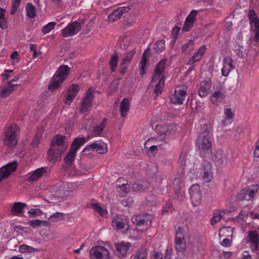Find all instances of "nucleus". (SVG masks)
<instances>
[{
  "label": "nucleus",
  "instance_id": "7",
  "mask_svg": "<svg viewBox=\"0 0 259 259\" xmlns=\"http://www.w3.org/2000/svg\"><path fill=\"white\" fill-rule=\"evenodd\" d=\"M175 248L179 252H184L186 250V242L185 238V231L180 227L176 228Z\"/></svg>",
  "mask_w": 259,
  "mask_h": 259
},
{
  "label": "nucleus",
  "instance_id": "42",
  "mask_svg": "<svg viewBox=\"0 0 259 259\" xmlns=\"http://www.w3.org/2000/svg\"><path fill=\"white\" fill-rule=\"evenodd\" d=\"M26 15L30 18H34L36 16V11L34 6L28 3L26 6Z\"/></svg>",
  "mask_w": 259,
  "mask_h": 259
},
{
  "label": "nucleus",
  "instance_id": "25",
  "mask_svg": "<svg viewBox=\"0 0 259 259\" xmlns=\"http://www.w3.org/2000/svg\"><path fill=\"white\" fill-rule=\"evenodd\" d=\"M234 69L232 59L230 57H225L223 60V67L221 70L222 75L227 76Z\"/></svg>",
  "mask_w": 259,
  "mask_h": 259
},
{
  "label": "nucleus",
  "instance_id": "2",
  "mask_svg": "<svg viewBox=\"0 0 259 259\" xmlns=\"http://www.w3.org/2000/svg\"><path fill=\"white\" fill-rule=\"evenodd\" d=\"M66 137L57 136L52 140L51 146L48 152L51 160L57 158L68 147L67 143L65 141Z\"/></svg>",
  "mask_w": 259,
  "mask_h": 259
},
{
  "label": "nucleus",
  "instance_id": "20",
  "mask_svg": "<svg viewBox=\"0 0 259 259\" xmlns=\"http://www.w3.org/2000/svg\"><path fill=\"white\" fill-rule=\"evenodd\" d=\"M136 52L134 50L124 54L120 64V72L124 74L127 69V66L131 63Z\"/></svg>",
  "mask_w": 259,
  "mask_h": 259
},
{
  "label": "nucleus",
  "instance_id": "28",
  "mask_svg": "<svg viewBox=\"0 0 259 259\" xmlns=\"http://www.w3.org/2000/svg\"><path fill=\"white\" fill-rule=\"evenodd\" d=\"M207 48L205 45L201 46L194 55L189 59L188 64L192 65L199 61L206 52Z\"/></svg>",
  "mask_w": 259,
  "mask_h": 259
},
{
  "label": "nucleus",
  "instance_id": "51",
  "mask_svg": "<svg viewBox=\"0 0 259 259\" xmlns=\"http://www.w3.org/2000/svg\"><path fill=\"white\" fill-rule=\"evenodd\" d=\"M221 213V212H218L214 214L213 217L210 220V223L212 225H214L221 220L223 216Z\"/></svg>",
  "mask_w": 259,
  "mask_h": 259
},
{
  "label": "nucleus",
  "instance_id": "33",
  "mask_svg": "<svg viewBox=\"0 0 259 259\" xmlns=\"http://www.w3.org/2000/svg\"><path fill=\"white\" fill-rule=\"evenodd\" d=\"M234 113L230 108L224 109V116L223 120V124L224 125L231 124L233 120Z\"/></svg>",
  "mask_w": 259,
  "mask_h": 259
},
{
  "label": "nucleus",
  "instance_id": "41",
  "mask_svg": "<svg viewBox=\"0 0 259 259\" xmlns=\"http://www.w3.org/2000/svg\"><path fill=\"white\" fill-rule=\"evenodd\" d=\"M44 132V128L42 127H40L37 129L36 131V133L34 137L33 141L32 142V144L33 146H37L39 143L40 140L41 138L42 135Z\"/></svg>",
  "mask_w": 259,
  "mask_h": 259
},
{
  "label": "nucleus",
  "instance_id": "37",
  "mask_svg": "<svg viewBox=\"0 0 259 259\" xmlns=\"http://www.w3.org/2000/svg\"><path fill=\"white\" fill-rule=\"evenodd\" d=\"M130 101L127 99H124L120 103L119 111L122 117L126 116L129 110Z\"/></svg>",
  "mask_w": 259,
  "mask_h": 259
},
{
  "label": "nucleus",
  "instance_id": "6",
  "mask_svg": "<svg viewBox=\"0 0 259 259\" xmlns=\"http://www.w3.org/2000/svg\"><path fill=\"white\" fill-rule=\"evenodd\" d=\"M152 218V216L149 214L138 215L133 217L132 221L137 226V230L143 232L150 227Z\"/></svg>",
  "mask_w": 259,
  "mask_h": 259
},
{
  "label": "nucleus",
  "instance_id": "32",
  "mask_svg": "<svg viewBox=\"0 0 259 259\" xmlns=\"http://www.w3.org/2000/svg\"><path fill=\"white\" fill-rule=\"evenodd\" d=\"M247 17L252 28L259 27V18L257 17V15L254 10H250L248 11Z\"/></svg>",
  "mask_w": 259,
  "mask_h": 259
},
{
  "label": "nucleus",
  "instance_id": "19",
  "mask_svg": "<svg viewBox=\"0 0 259 259\" xmlns=\"http://www.w3.org/2000/svg\"><path fill=\"white\" fill-rule=\"evenodd\" d=\"M197 13L198 11L194 10H192L190 13L185 19L184 26L182 28V31L188 32L190 30L196 21V18L197 15Z\"/></svg>",
  "mask_w": 259,
  "mask_h": 259
},
{
  "label": "nucleus",
  "instance_id": "39",
  "mask_svg": "<svg viewBox=\"0 0 259 259\" xmlns=\"http://www.w3.org/2000/svg\"><path fill=\"white\" fill-rule=\"evenodd\" d=\"M118 60V53L116 51H115L111 55V60L109 63L111 71L112 72H114L116 70V68L117 66Z\"/></svg>",
  "mask_w": 259,
  "mask_h": 259
},
{
  "label": "nucleus",
  "instance_id": "31",
  "mask_svg": "<svg viewBox=\"0 0 259 259\" xmlns=\"http://www.w3.org/2000/svg\"><path fill=\"white\" fill-rule=\"evenodd\" d=\"M210 87L211 82L209 81H202L200 83V88L198 93V95L201 98L207 96Z\"/></svg>",
  "mask_w": 259,
  "mask_h": 259
},
{
  "label": "nucleus",
  "instance_id": "45",
  "mask_svg": "<svg viewBox=\"0 0 259 259\" xmlns=\"http://www.w3.org/2000/svg\"><path fill=\"white\" fill-rule=\"evenodd\" d=\"M149 186L148 183L143 182V184L139 183H135L132 186V189L134 191H142Z\"/></svg>",
  "mask_w": 259,
  "mask_h": 259
},
{
  "label": "nucleus",
  "instance_id": "4",
  "mask_svg": "<svg viewBox=\"0 0 259 259\" xmlns=\"http://www.w3.org/2000/svg\"><path fill=\"white\" fill-rule=\"evenodd\" d=\"M70 71V67L67 65H60L52 78V81L49 86L52 91L56 90L67 78Z\"/></svg>",
  "mask_w": 259,
  "mask_h": 259
},
{
  "label": "nucleus",
  "instance_id": "50",
  "mask_svg": "<svg viewBox=\"0 0 259 259\" xmlns=\"http://www.w3.org/2000/svg\"><path fill=\"white\" fill-rule=\"evenodd\" d=\"M194 46V40H190L187 43L183 45V51L185 52H188L191 51Z\"/></svg>",
  "mask_w": 259,
  "mask_h": 259
},
{
  "label": "nucleus",
  "instance_id": "26",
  "mask_svg": "<svg viewBox=\"0 0 259 259\" xmlns=\"http://www.w3.org/2000/svg\"><path fill=\"white\" fill-rule=\"evenodd\" d=\"M182 178L181 177L176 178L173 182V187L175 191V194L180 200H183L184 197V192L182 189Z\"/></svg>",
  "mask_w": 259,
  "mask_h": 259
},
{
  "label": "nucleus",
  "instance_id": "54",
  "mask_svg": "<svg viewBox=\"0 0 259 259\" xmlns=\"http://www.w3.org/2000/svg\"><path fill=\"white\" fill-rule=\"evenodd\" d=\"M33 248L31 246L23 244L19 247V250L20 252H31Z\"/></svg>",
  "mask_w": 259,
  "mask_h": 259
},
{
  "label": "nucleus",
  "instance_id": "23",
  "mask_svg": "<svg viewBox=\"0 0 259 259\" xmlns=\"http://www.w3.org/2000/svg\"><path fill=\"white\" fill-rule=\"evenodd\" d=\"M17 167V162L13 161L8 164L0 169V182L7 178L13 171H14Z\"/></svg>",
  "mask_w": 259,
  "mask_h": 259
},
{
  "label": "nucleus",
  "instance_id": "36",
  "mask_svg": "<svg viewBox=\"0 0 259 259\" xmlns=\"http://www.w3.org/2000/svg\"><path fill=\"white\" fill-rule=\"evenodd\" d=\"M212 129V125L210 123L207 122L201 125L200 133L199 136L204 137H211L210 131Z\"/></svg>",
  "mask_w": 259,
  "mask_h": 259
},
{
  "label": "nucleus",
  "instance_id": "48",
  "mask_svg": "<svg viewBox=\"0 0 259 259\" xmlns=\"http://www.w3.org/2000/svg\"><path fill=\"white\" fill-rule=\"evenodd\" d=\"M237 197L239 200H246L247 201H250V197H249L248 194L247 193V191L246 188L242 189L240 191L239 193L238 194Z\"/></svg>",
  "mask_w": 259,
  "mask_h": 259
},
{
  "label": "nucleus",
  "instance_id": "62",
  "mask_svg": "<svg viewBox=\"0 0 259 259\" xmlns=\"http://www.w3.org/2000/svg\"><path fill=\"white\" fill-rule=\"evenodd\" d=\"M151 259H163V255L160 252H154L151 255Z\"/></svg>",
  "mask_w": 259,
  "mask_h": 259
},
{
  "label": "nucleus",
  "instance_id": "60",
  "mask_svg": "<svg viewBox=\"0 0 259 259\" xmlns=\"http://www.w3.org/2000/svg\"><path fill=\"white\" fill-rule=\"evenodd\" d=\"M186 152H182L180 156V158L179 159V163H180L181 165H183L185 164L186 163Z\"/></svg>",
  "mask_w": 259,
  "mask_h": 259
},
{
  "label": "nucleus",
  "instance_id": "27",
  "mask_svg": "<svg viewBox=\"0 0 259 259\" xmlns=\"http://www.w3.org/2000/svg\"><path fill=\"white\" fill-rule=\"evenodd\" d=\"M209 157L218 165H223L226 163L227 157L222 150L217 151L213 156L211 154Z\"/></svg>",
  "mask_w": 259,
  "mask_h": 259
},
{
  "label": "nucleus",
  "instance_id": "13",
  "mask_svg": "<svg viewBox=\"0 0 259 259\" xmlns=\"http://www.w3.org/2000/svg\"><path fill=\"white\" fill-rule=\"evenodd\" d=\"M189 194L192 204L194 206H197L200 204L201 201V193L200 186L197 184L191 186L189 189Z\"/></svg>",
  "mask_w": 259,
  "mask_h": 259
},
{
  "label": "nucleus",
  "instance_id": "61",
  "mask_svg": "<svg viewBox=\"0 0 259 259\" xmlns=\"http://www.w3.org/2000/svg\"><path fill=\"white\" fill-rule=\"evenodd\" d=\"M118 188L121 190L124 195L127 194L130 190V187L124 184L121 185H118Z\"/></svg>",
  "mask_w": 259,
  "mask_h": 259
},
{
  "label": "nucleus",
  "instance_id": "35",
  "mask_svg": "<svg viewBox=\"0 0 259 259\" xmlns=\"http://www.w3.org/2000/svg\"><path fill=\"white\" fill-rule=\"evenodd\" d=\"M106 124L107 119L104 118L102 122L99 125L96 126L93 130L92 133L93 136H100Z\"/></svg>",
  "mask_w": 259,
  "mask_h": 259
},
{
  "label": "nucleus",
  "instance_id": "64",
  "mask_svg": "<svg viewBox=\"0 0 259 259\" xmlns=\"http://www.w3.org/2000/svg\"><path fill=\"white\" fill-rule=\"evenodd\" d=\"M221 244L224 247L230 246L231 245V242L228 238H225L221 242Z\"/></svg>",
  "mask_w": 259,
  "mask_h": 259
},
{
  "label": "nucleus",
  "instance_id": "52",
  "mask_svg": "<svg viewBox=\"0 0 259 259\" xmlns=\"http://www.w3.org/2000/svg\"><path fill=\"white\" fill-rule=\"evenodd\" d=\"M20 1L13 0L12 3V7L10 11L11 15H14L17 11L20 3Z\"/></svg>",
  "mask_w": 259,
  "mask_h": 259
},
{
  "label": "nucleus",
  "instance_id": "10",
  "mask_svg": "<svg viewBox=\"0 0 259 259\" xmlns=\"http://www.w3.org/2000/svg\"><path fill=\"white\" fill-rule=\"evenodd\" d=\"M177 129V127L174 123H170L166 125H157L155 128L156 132L159 135V140L161 142L164 141L166 136L174 134Z\"/></svg>",
  "mask_w": 259,
  "mask_h": 259
},
{
  "label": "nucleus",
  "instance_id": "24",
  "mask_svg": "<svg viewBox=\"0 0 259 259\" xmlns=\"http://www.w3.org/2000/svg\"><path fill=\"white\" fill-rule=\"evenodd\" d=\"M129 10L128 7H118L108 16V18L112 22L115 21L120 19L123 14L128 12Z\"/></svg>",
  "mask_w": 259,
  "mask_h": 259
},
{
  "label": "nucleus",
  "instance_id": "14",
  "mask_svg": "<svg viewBox=\"0 0 259 259\" xmlns=\"http://www.w3.org/2000/svg\"><path fill=\"white\" fill-rule=\"evenodd\" d=\"M81 28V24L75 21L69 24L67 26L62 30V36L63 37H68L70 36H73L76 34L80 30Z\"/></svg>",
  "mask_w": 259,
  "mask_h": 259
},
{
  "label": "nucleus",
  "instance_id": "16",
  "mask_svg": "<svg viewBox=\"0 0 259 259\" xmlns=\"http://www.w3.org/2000/svg\"><path fill=\"white\" fill-rule=\"evenodd\" d=\"M80 89L78 84L73 83L70 85L67 90L65 100V103L70 105L76 97Z\"/></svg>",
  "mask_w": 259,
  "mask_h": 259
},
{
  "label": "nucleus",
  "instance_id": "38",
  "mask_svg": "<svg viewBox=\"0 0 259 259\" xmlns=\"http://www.w3.org/2000/svg\"><path fill=\"white\" fill-rule=\"evenodd\" d=\"M6 10L3 8H0V28L5 30L8 27V21L5 17Z\"/></svg>",
  "mask_w": 259,
  "mask_h": 259
},
{
  "label": "nucleus",
  "instance_id": "3",
  "mask_svg": "<svg viewBox=\"0 0 259 259\" xmlns=\"http://www.w3.org/2000/svg\"><path fill=\"white\" fill-rule=\"evenodd\" d=\"M19 131V127L16 124H10L6 126L4 143L8 148L13 149L17 145V138Z\"/></svg>",
  "mask_w": 259,
  "mask_h": 259
},
{
  "label": "nucleus",
  "instance_id": "40",
  "mask_svg": "<svg viewBox=\"0 0 259 259\" xmlns=\"http://www.w3.org/2000/svg\"><path fill=\"white\" fill-rule=\"evenodd\" d=\"M246 188L251 200L258 192L259 186L257 185H252Z\"/></svg>",
  "mask_w": 259,
  "mask_h": 259
},
{
  "label": "nucleus",
  "instance_id": "5",
  "mask_svg": "<svg viewBox=\"0 0 259 259\" xmlns=\"http://www.w3.org/2000/svg\"><path fill=\"white\" fill-rule=\"evenodd\" d=\"M212 137L198 136L196 145L202 157H209L212 152Z\"/></svg>",
  "mask_w": 259,
  "mask_h": 259
},
{
  "label": "nucleus",
  "instance_id": "9",
  "mask_svg": "<svg viewBox=\"0 0 259 259\" xmlns=\"http://www.w3.org/2000/svg\"><path fill=\"white\" fill-rule=\"evenodd\" d=\"M83 184L81 182H75L71 183H63L59 181L57 183L55 189L57 191H63L69 193H74L78 189L81 188Z\"/></svg>",
  "mask_w": 259,
  "mask_h": 259
},
{
  "label": "nucleus",
  "instance_id": "12",
  "mask_svg": "<svg viewBox=\"0 0 259 259\" xmlns=\"http://www.w3.org/2000/svg\"><path fill=\"white\" fill-rule=\"evenodd\" d=\"M50 174L49 169L47 167H41L28 174L25 178V181L32 183L37 181L40 177H47Z\"/></svg>",
  "mask_w": 259,
  "mask_h": 259
},
{
  "label": "nucleus",
  "instance_id": "34",
  "mask_svg": "<svg viewBox=\"0 0 259 259\" xmlns=\"http://www.w3.org/2000/svg\"><path fill=\"white\" fill-rule=\"evenodd\" d=\"M25 203L15 202L11 210V213L15 215H18L23 212V209L26 206Z\"/></svg>",
  "mask_w": 259,
  "mask_h": 259
},
{
  "label": "nucleus",
  "instance_id": "15",
  "mask_svg": "<svg viewBox=\"0 0 259 259\" xmlns=\"http://www.w3.org/2000/svg\"><path fill=\"white\" fill-rule=\"evenodd\" d=\"M94 97L93 90L91 89H89L82 98V102L79 107V111L81 113H84L88 111V109L92 105Z\"/></svg>",
  "mask_w": 259,
  "mask_h": 259
},
{
  "label": "nucleus",
  "instance_id": "44",
  "mask_svg": "<svg viewBox=\"0 0 259 259\" xmlns=\"http://www.w3.org/2000/svg\"><path fill=\"white\" fill-rule=\"evenodd\" d=\"M153 49L156 52H162L165 49V40L163 39L157 40L155 43Z\"/></svg>",
  "mask_w": 259,
  "mask_h": 259
},
{
  "label": "nucleus",
  "instance_id": "55",
  "mask_svg": "<svg viewBox=\"0 0 259 259\" xmlns=\"http://www.w3.org/2000/svg\"><path fill=\"white\" fill-rule=\"evenodd\" d=\"M44 222H42L39 220H32L30 221L29 222V224L30 226L34 228H36L38 227H39L41 223H44Z\"/></svg>",
  "mask_w": 259,
  "mask_h": 259
},
{
  "label": "nucleus",
  "instance_id": "63",
  "mask_svg": "<svg viewBox=\"0 0 259 259\" xmlns=\"http://www.w3.org/2000/svg\"><path fill=\"white\" fill-rule=\"evenodd\" d=\"M253 31L255 33L253 40L255 42L259 41V27L254 28Z\"/></svg>",
  "mask_w": 259,
  "mask_h": 259
},
{
  "label": "nucleus",
  "instance_id": "53",
  "mask_svg": "<svg viewBox=\"0 0 259 259\" xmlns=\"http://www.w3.org/2000/svg\"><path fill=\"white\" fill-rule=\"evenodd\" d=\"M28 214L30 217H35L40 215L42 214V212L39 209L31 208L28 211Z\"/></svg>",
  "mask_w": 259,
  "mask_h": 259
},
{
  "label": "nucleus",
  "instance_id": "8",
  "mask_svg": "<svg viewBox=\"0 0 259 259\" xmlns=\"http://www.w3.org/2000/svg\"><path fill=\"white\" fill-rule=\"evenodd\" d=\"M85 142V139L84 137L77 138L74 139L71 147L69 149V152L67 156L64 158L65 162L68 165L72 164L74 160L75 156L76 151L78 150L79 147L83 145Z\"/></svg>",
  "mask_w": 259,
  "mask_h": 259
},
{
  "label": "nucleus",
  "instance_id": "17",
  "mask_svg": "<svg viewBox=\"0 0 259 259\" xmlns=\"http://www.w3.org/2000/svg\"><path fill=\"white\" fill-rule=\"evenodd\" d=\"M90 150H95L100 154H104L107 151V146L104 142L98 141L90 145H87L83 151L85 152Z\"/></svg>",
  "mask_w": 259,
  "mask_h": 259
},
{
  "label": "nucleus",
  "instance_id": "22",
  "mask_svg": "<svg viewBox=\"0 0 259 259\" xmlns=\"http://www.w3.org/2000/svg\"><path fill=\"white\" fill-rule=\"evenodd\" d=\"M247 240L252 250L258 249L259 235L256 231L252 230L248 232Z\"/></svg>",
  "mask_w": 259,
  "mask_h": 259
},
{
  "label": "nucleus",
  "instance_id": "58",
  "mask_svg": "<svg viewBox=\"0 0 259 259\" xmlns=\"http://www.w3.org/2000/svg\"><path fill=\"white\" fill-rule=\"evenodd\" d=\"M62 213L57 212L51 215L49 219L51 222H56L58 219H60V218L62 216Z\"/></svg>",
  "mask_w": 259,
  "mask_h": 259
},
{
  "label": "nucleus",
  "instance_id": "47",
  "mask_svg": "<svg viewBox=\"0 0 259 259\" xmlns=\"http://www.w3.org/2000/svg\"><path fill=\"white\" fill-rule=\"evenodd\" d=\"M56 24V23L54 22H51L48 23L42 27L41 29L42 33L44 34H46L49 33L52 30H53Z\"/></svg>",
  "mask_w": 259,
  "mask_h": 259
},
{
  "label": "nucleus",
  "instance_id": "49",
  "mask_svg": "<svg viewBox=\"0 0 259 259\" xmlns=\"http://www.w3.org/2000/svg\"><path fill=\"white\" fill-rule=\"evenodd\" d=\"M147 254L146 251L144 249L141 248L137 251L134 259H146Z\"/></svg>",
  "mask_w": 259,
  "mask_h": 259
},
{
  "label": "nucleus",
  "instance_id": "21",
  "mask_svg": "<svg viewBox=\"0 0 259 259\" xmlns=\"http://www.w3.org/2000/svg\"><path fill=\"white\" fill-rule=\"evenodd\" d=\"M187 94V91L185 89L176 88L175 93L170 97V102L175 104H182Z\"/></svg>",
  "mask_w": 259,
  "mask_h": 259
},
{
  "label": "nucleus",
  "instance_id": "29",
  "mask_svg": "<svg viewBox=\"0 0 259 259\" xmlns=\"http://www.w3.org/2000/svg\"><path fill=\"white\" fill-rule=\"evenodd\" d=\"M225 98V92L223 90L215 91L210 96V101L214 105H218Z\"/></svg>",
  "mask_w": 259,
  "mask_h": 259
},
{
  "label": "nucleus",
  "instance_id": "11",
  "mask_svg": "<svg viewBox=\"0 0 259 259\" xmlns=\"http://www.w3.org/2000/svg\"><path fill=\"white\" fill-rule=\"evenodd\" d=\"M90 259H110V251L105 247L95 246L89 252Z\"/></svg>",
  "mask_w": 259,
  "mask_h": 259
},
{
  "label": "nucleus",
  "instance_id": "56",
  "mask_svg": "<svg viewBox=\"0 0 259 259\" xmlns=\"http://www.w3.org/2000/svg\"><path fill=\"white\" fill-rule=\"evenodd\" d=\"M146 60L144 56H143L142 57V60H141L140 64H139V67L140 69L142 70L141 74H143L144 73V72L145 71V69L146 65Z\"/></svg>",
  "mask_w": 259,
  "mask_h": 259
},
{
  "label": "nucleus",
  "instance_id": "46",
  "mask_svg": "<svg viewBox=\"0 0 259 259\" xmlns=\"http://www.w3.org/2000/svg\"><path fill=\"white\" fill-rule=\"evenodd\" d=\"M92 207L96 210L102 217H105L108 214L106 210L103 209L97 203H93L91 204Z\"/></svg>",
  "mask_w": 259,
  "mask_h": 259
},
{
  "label": "nucleus",
  "instance_id": "1",
  "mask_svg": "<svg viewBox=\"0 0 259 259\" xmlns=\"http://www.w3.org/2000/svg\"><path fill=\"white\" fill-rule=\"evenodd\" d=\"M166 62V59H161L155 66L154 73L152 78V82L158 81L154 90V93L156 94L155 98L162 93L164 85L165 76L163 72L165 69Z\"/></svg>",
  "mask_w": 259,
  "mask_h": 259
},
{
  "label": "nucleus",
  "instance_id": "18",
  "mask_svg": "<svg viewBox=\"0 0 259 259\" xmlns=\"http://www.w3.org/2000/svg\"><path fill=\"white\" fill-rule=\"evenodd\" d=\"M114 246L116 255L119 257H123L126 254L132 244L128 242L120 241L115 243Z\"/></svg>",
  "mask_w": 259,
  "mask_h": 259
},
{
  "label": "nucleus",
  "instance_id": "43",
  "mask_svg": "<svg viewBox=\"0 0 259 259\" xmlns=\"http://www.w3.org/2000/svg\"><path fill=\"white\" fill-rule=\"evenodd\" d=\"M124 222L119 217L116 216L112 219V225L116 227L118 229H121L124 228Z\"/></svg>",
  "mask_w": 259,
  "mask_h": 259
},
{
  "label": "nucleus",
  "instance_id": "57",
  "mask_svg": "<svg viewBox=\"0 0 259 259\" xmlns=\"http://www.w3.org/2000/svg\"><path fill=\"white\" fill-rule=\"evenodd\" d=\"M248 217V212L244 210H241L238 215V218L241 221H245L247 219Z\"/></svg>",
  "mask_w": 259,
  "mask_h": 259
},
{
  "label": "nucleus",
  "instance_id": "30",
  "mask_svg": "<svg viewBox=\"0 0 259 259\" xmlns=\"http://www.w3.org/2000/svg\"><path fill=\"white\" fill-rule=\"evenodd\" d=\"M202 178L203 180L207 183L210 182L213 178L212 166L210 164L207 163L204 165Z\"/></svg>",
  "mask_w": 259,
  "mask_h": 259
},
{
  "label": "nucleus",
  "instance_id": "59",
  "mask_svg": "<svg viewBox=\"0 0 259 259\" xmlns=\"http://www.w3.org/2000/svg\"><path fill=\"white\" fill-rule=\"evenodd\" d=\"M11 94V93L7 90L6 88H3L0 92V97L2 98L8 97Z\"/></svg>",
  "mask_w": 259,
  "mask_h": 259
}]
</instances>
